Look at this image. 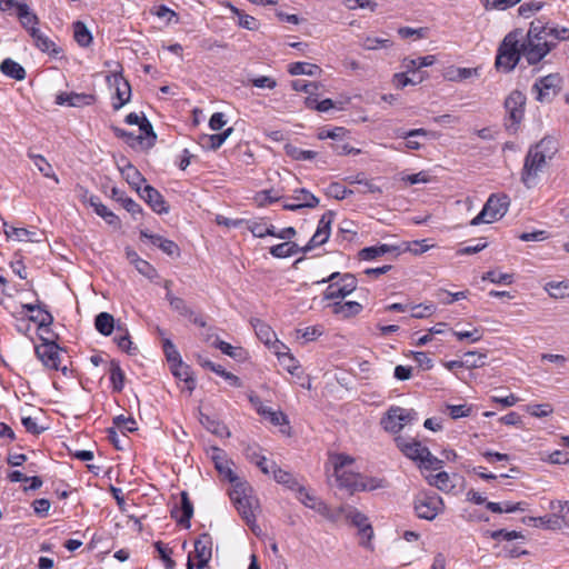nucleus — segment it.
I'll return each instance as SVG.
<instances>
[{
	"label": "nucleus",
	"instance_id": "obj_1",
	"mask_svg": "<svg viewBox=\"0 0 569 569\" xmlns=\"http://www.w3.org/2000/svg\"><path fill=\"white\" fill-rule=\"evenodd\" d=\"M211 459L219 475L232 483L230 498L241 518L250 527L253 533L258 535L259 527L256 523V510L259 508L258 500L252 496V488L247 481H242L231 469V461L227 459L226 452L220 448H212Z\"/></svg>",
	"mask_w": 569,
	"mask_h": 569
},
{
	"label": "nucleus",
	"instance_id": "obj_2",
	"mask_svg": "<svg viewBox=\"0 0 569 569\" xmlns=\"http://www.w3.org/2000/svg\"><path fill=\"white\" fill-rule=\"evenodd\" d=\"M553 32L540 20L532 21L527 32L522 30V58L529 66L538 64L556 48Z\"/></svg>",
	"mask_w": 569,
	"mask_h": 569
},
{
	"label": "nucleus",
	"instance_id": "obj_3",
	"mask_svg": "<svg viewBox=\"0 0 569 569\" xmlns=\"http://www.w3.org/2000/svg\"><path fill=\"white\" fill-rule=\"evenodd\" d=\"M522 29L507 33L500 43L496 57V67L505 72L512 71L522 58Z\"/></svg>",
	"mask_w": 569,
	"mask_h": 569
},
{
	"label": "nucleus",
	"instance_id": "obj_4",
	"mask_svg": "<svg viewBox=\"0 0 569 569\" xmlns=\"http://www.w3.org/2000/svg\"><path fill=\"white\" fill-rule=\"evenodd\" d=\"M326 282H329V286L323 292L325 300L343 299L352 293L357 288V279L351 273L341 274L339 272H333L329 277L317 281V283Z\"/></svg>",
	"mask_w": 569,
	"mask_h": 569
},
{
	"label": "nucleus",
	"instance_id": "obj_5",
	"mask_svg": "<svg viewBox=\"0 0 569 569\" xmlns=\"http://www.w3.org/2000/svg\"><path fill=\"white\" fill-rule=\"evenodd\" d=\"M337 521H339L342 517L349 521L352 526L357 527L359 530V535L362 539H366V542H362L363 546L369 547L370 540L373 537V529L369 522L368 517L359 511L357 508L350 505H342L336 509Z\"/></svg>",
	"mask_w": 569,
	"mask_h": 569
},
{
	"label": "nucleus",
	"instance_id": "obj_6",
	"mask_svg": "<svg viewBox=\"0 0 569 569\" xmlns=\"http://www.w3.org/2000/svg\"><path fill=\"white\" fill-rule=\"evenodd\" d=\"M548 160L540 151L529 148L520 173V180L528 189L536 186L539 172L543 170Z\"/></svg>",
	"mask_w": 569,
	"mask_h": 569
},
{
	"label": "nucleus",
	"instance_id": "obj_7",
	"mask_svg": "<svg viewBox=\"0 0 569 569\" xmlns=\"http://www.w3.org/2000/svg\"><path fill=\"white\" fill-rule=\"evenodd\" d=\"M526 94L520 90H512L505 100V109L507 112L506 128L517 131L519 124L523 120L526 109Z\"/></svg>",
	"mask_w": 569,
	"mask_h": 569
},
{
	"label": "nucleus",
	"instance_id": "obj_8",
	"mask_svg": "<svg viewBox=\"0 0 569 569\" xmlns=\"http://www.w3.org/2000/svg\"><path fill=\"white\" fill-rule=\"evenodd\" d=\"M417 419V412L413 409L401 407H391L381 419L382 428L391 433L400 432L405 426Z\"/></svg>",
	"mask_w": 569,
	"mask_h": 569
},
{
	"label": "nucleus",
	"instance_id": "obj_9",
	"mask_svg": "<svg viewBox=\"0 0 569 569\" xmlns=\"http://www.w3.org/2000/svg\"><path fill=\"white\" fill-rule=\"evenodd\" d=\"M507 210V197H497L491 194L485 203L482 210L471 220V224L478 226L480 223H491L502 218Z\"/></svg>",
	"mask_w": 569,
	"mask_h": 569
},
{
	"label": "nucleus",
	"instance_id": "obj_10",
	"mask_svg": "<svg viewBox=\"0 0 569 569\" xmlns=\"http://www.w3.org/2000/svg\"><path fill=\"white\" fill-rule=\"evenodd\" d=\"M41 340L43 341L41 345L37 346L34 351L38 359L42 362V365L51 370H61L64 375L67 373V367H60V351L59 346L51 341L49 338L40 335Z\"/></svg>",
	"mask_w": 569,
	"mask_h": 569
},
{
	"label": "nucleus",
	"instance_id": "obj_11",
	"mask_svg": "<svg viewBox=\"0 0 569 569\" xmlns=\"http://www.w3.org/2000/svg\"><path fill=\"white\" fill-rule=\"evenodd\" d=\"M562 78L559 73H550L539 78L532 86L536 99L540 102H550L560 91Z\"/></svg>",
	"mask_w": 569,
	"mask_h": 569
},
{
	"label": "nucleus",
	"instance_id": "obj_12",
	"mask_svg": "<svg viewBox=\"0 0 569 569\" xmlns=\"http://www.w3.org/2000/svg\"><path fill=\"white\" fill-rule=\"evenodd\" d=\"M443 508V501L437 493H422L415 501V511L421 519L433 520Z\"/></svg>",
	"mask_w": 569,
	"mask_h": 569
},
{
	"label": "nucleus",
	"instance_id": "obj_13",
	"mask_svg": "<svg viewBox=\"0 0 569 569\" xmlns=\"http://www.w3.org/2000/svg\"><path fill=\"white\" fill-rule=\"evenodd\" d=\"M107 81L116 89V101L112 102V108L117 111L130 101L131 87L120 72L107 76Z\"/></svg>",
	"mask_w": 569,
	"mask_h": 569
},
{
	"label": "nucleus",
	"instance_id": "obj_14",
	"mask_svg": "<svg viewBox=\"0 0 569 569\" xmlns=\"http://www.w3.org/2000/svg\"><path fill=\"white\" fill-rule=\"evenodd\" d=\"M298 499L306 507L317 511L329 521L337 522L336 509H331L325 501L310 495L305 487H299Z\"/></svg>",
	"mask_w": 569,
	"mask_h": 569
},
{
	"label": "nucleus",
	"instance_id": "obj_15",
	"mask_svg": "<svg viewBox=\"0 0 569 569\" xmlns=\"http://www.w3.org/2000/svg\"><path fill=\"white\" fill-rule=\"evenodd\" d=\"M333 218L335 212L332 211H327L321 216L315 234L305 246V251H310L313 248L322 246L328 241L330 237L331 223L333 222Z\"/></svg>",
	"mask_w": 569,
	"mask_h": 569
},
{
	"label": "nucleus",
	"instance_id": "obj_16",
	"mask_svg": "<svg viewBox=\"0 0 569 569\" xmlns=\"http://www.w3.org/2000/svg\"><path fill=\"white\" fill-rule=\"evenodd\" d=\"M397 448L409 459L421 461L423 455L428 453V448L420 441L398 436L396 439Z\"/></svg>",
	"mask_w": 569,
	"mask_h": 569
},
{
	"label": "nucleus",
	"instance_id": "obj_17",
	"mask_svg": "<svg viewBox=\"0 0 569 569\" xmlns=\"http://www.w3.org/2000/svg\"><path fill=\"white\" fill-rule=\"evenodd\" d=\"M291 198L295 202H284V210L297 211L302 208H316L319 204V199L305 188L295 190Z\"/></svg>",
	"mask_w": 569,
	"mask_h": 569
},
{
	"label": "nucleus",
	"instance_id": "obj_18",
	"mask_svg": "<svg viewBox=\"0 0 569 569\" xmlns=\"http://www.w3.org/2000/svg\"><path fill=\"white\" fill-rule=\"evenodd\" d=\"M212 556V539L210 535L202 533L194 541V557L197 559V569H203Z\"/></svg>",
	"mask_w": 569,
	"mask_h": 569
},
{
	"label": "nucleus",
	"instance_id": "obj_19",
	"mask_svg": "<svg viewBox=\"0 0 569 569\" xmlns=\"http://www.w3.org/2000/svg\"><path fill=\"white\" fill-rule=\"evenodd\" d=\"M139 196L151 207V209L159 213H167L169 211V207L162 194L152 186H144L143 189L138 192Z\"/></svg>",
	"mask_w": 569,
	"mask_h": 569
},
{
	"label": "nucleus",
	"instance_id": "obj_20",
	"mask_svg": "<svg viewBox=\"0 0 569 569\" xmlns=\"http://www.w3.org/2000/svg\"><path fill=\"white\" fill-rule=\"evenodd\" d=\"M181 505L178 507L176 506L171 510V517L176 519V521L184 527L190 528V519L193 516V506L192 502L189 499V496L186 491L181 492Z\"/></svg>",
	"mask_w": 569,
	"mask_h": 569
},
{
	"label": "nucleus",
	"instance_id": "obj_21",
	"mask_svg": "<svg viewBox=\"0 0 569 569\" xmlns=\"http://www.w3.org/2000/svg\"><path fill=\"white\" fill-rule=\"evenodd\" d=\"M96 97L89 93L61 92L56 98L57 104H68L70 107H84L94 103Z\"/></svg>",
	"mask_w": 569,
	"mask_h": 569
},
{
	"label": "nucleus",
	"instance_id": "obj_22",
	"mask_svg": "<svg viewBox=\"0 0 569 569\" xmlns=\"http://www.w3.org/2000/svg\"><path fill=\"white\" fill-rule=\"evenodd\" d=\"M122 177L137 191L140 192L141 183L146 181L140 171L127 159H122V164L118 163Z\"/></svg>",
	"mask_w": 569,
	"mask_h": 569
},
{
	"label": "nucleus",
	"instance_id": "obj_23",
	"mask_svg": "<svg viewBox=\"0 0 569 569\" xmlns=\"http://www.w3.org/2000/svg\"><path fill=\"white\" fill-rule=\"evenodd\" d=\"M401 250L398 246L382 243L378 246L366 247L361 249L358 254L361 260H375L378 257L387 253H393L395 256H398Z\"/></svg>",
	"mask_w": 569,
	"mask_h": 569
},
{
	"label": "nucleus",
	"instance_id": "obj_24",
	"mask_svg": "<svg viewBox=\"0 0 569 569\" xmlns=\"http://www.w3.org/2000/svg\"><path fill=\"white\" fill-rule=\"evenodd\" d=\"M335 475L338 486L342 489H346L350 495L360 491L361 473L341 471Z\"/></svg>",
	"mask_w": 569,
	"mask_h": 569
},
{
	"label": "nucleus",
	"instance_id": "obj_25",
	"mask_svg": "<svg viewBox=\"0 0 569 569\" xmlns=\"http://www.w3.org/2000/svg\"><path fill=\"white\" fill-rule=\"evenodd\" d=\"M252 326H253L257 337L259 338V340L261 342H263L267 346L273 345V348L276 346H281L282 348H286L284 345H282L281 342H279L277 340L276 333L269 325H267L266 322H263L259 319H256L252 321Z\"/></svg>",
	"mask_w": 569,
	"mask_h": 569
},
{
	"label": "nucleus",
	"instance_id": "obj_26",
	"mask_svg": "<svg viewBox=\"0 0 569 569\" xmlns=\"http://www.w3.org/2000/svg\"><path fill=\"white\" fill-rule=\"evenodd\" d=\"M250 401L257 406V411L259 415H261L263 418L268 419L273 426H283L288 425L287 416L282 411H274L269 407H264L260 403L258 397H250Z\"/></svg>",
	"mask_w": 569,
	"mask_h": 569
},
{
	"label": "nucleus",
	"instance_id": "obj_27",
	"mask_svg": "<svg viewBox=\"0 0 569 569\" xmlns=\"http://www.w3.org/2000/svg\"><path fill=\"white\" fill-rule=\"evenodd\" d=\"M90 207L93 208L94 212L101 217L108 224L118 227L120 226V219L114 214L107 206H104L99 197L90 196L88 200Z\"/></svg>",
	"mask_w": 569,
	"mask_h": 569
},
{
	"label": "nucleus",
	"instance_id": "obj_28",
	"mask_svg": "<svg viewBox=\"0 0 569 569\" xmlns=\"http://www.w3.org/2000/svg\"><path fill=\"white\" fill-rule=\"evenodd\" d=\"M443 77L449 81L461 82L471 77H479V69L450 66L445 69Z\"/></svg>",
	"mask_w": 569,
	"mask_h": 569
},
{
	"label": "nucleus",
	"instance_id": "obj_29",
	"mask_svg": "<svg viewBox=\"0 0 569 569\" xmlns=\"http://www.w3.org/2000/svg\"><path fill=\"white\" fill-rule=\"evenodd\" d=\"M332 312L342 318H350L361 312L362 306L357 301H336L329 305Z\"/></svg>",
	"mask_w": 569,
	"mask_h": 569
},
{
	"label": "nucleus",
	"instance_id": "obj_30",
	"mask_svg": "<svg viewBox=\"0 0 569 569\" xmlns=\"http://www.w3.org/2000/svg\"><path fill=\"white\" fill-rule=\"evenodd\" d=\"M272 475L274 480L286 486L291 490H297L299 492V487H303L299 483V481L293 477L292 473L279 468L274 462L271 463Z\"/></svg>",
	"mask_w": 569,
	"mask_h": 569
},
{
	"label": "nucleus",
	"instance_id": "obj_31",
	"mask_svg": "<svg viewBox=\"0 0 569 569\" xmlns=\"http://www.w3.org/2000/svg\"><path fill=\"white\" fill-rule=\"evenodd\" d=\"M111 198L119 202L132 216L142 212L141 206L137 203L132 198L127 197L124 191L118 189L117 187L111 189Z\"/></svg>",
	"mask_w": 569,
	"mask_h": 569
},
{
	"label": "nucleus",
	"instance_id": "obj_32",
	"mask_svg": "<svg viewBox=\"0 0 569 569\" xmlns=\"http://www.w3.org/2000/svg\"><path fill=\"white\" fill-rule=\"evenodd\" d=\"M172 375L182 380L187 385V389L191 393L196 388V381L191 376L190 367L182 362V360L171 365Z\"/></svg>",
	"mask_w": 569,
	"mask_h": 569
},
{
	"label": "nucleus",
	"instance_id": "obj_33",
	"mask_svg": "<svg viewBox=\"0 0 569 569\" xmlns=\"http://www.w3.org/2000/svg\"><path fill=\"white\" fill-rule=\"evenodd\" d=\"M116 330L117 333L113 341L117 343L118 348L128 355H136L138 349L133 346L129 331L120 325L117 326Z\"/></svg>",
	"mask_w": 569,
	"mask_h": 569
},
{
	"label": "nucleus",
	"instance_id": "obj_34",
	"mask_svg": "<svg viewBox=\"0 0 569 569\" xmlns=\"http://www.w3.org/2000/svg\"><path fill=\"white\" fill-rule=\"evenodd\" d=\"M531 148L540 151L545 157L551 160L558 152L559 143L555 137L546 136L539 142L531 146Z\"/></svg>",
	"mask_w": 569,
	"mask_h": 569
},
{
	"label": "nucleus",
	"instance_id": "obj_35",
	"mask_svg": "<svg viewBox=\"0 0 569 569\" xmlns=\"http://www.w3.org/2000/svg\"><path fill=\"white\" fill-rule=\"evenodd\" d=\"M13 8L17 9V13L22 26L31 33L32 28H37L36 26L38 24L37 16L29 11V7L26 3L17 2Z\"/></svg>",
	"mask_w": 569,
	"mask_h": 569
},
{
	"label": "nucleus",
	"instance_id": "obj_36",
	"mask_svg": "<svg viewBox=\"0 0 569 569\" xmlns=\"http://www.w3.org/2000/svg\"><path fill=\"white\" fill-rule=\"evenodd\" d=\"M94 327L102 336H110L114 330V318L109 312H100L96 316Z\"/></svg>",
	"mask_w": 569,
	"mask_h": 569
},
{
	"label": "nucleus",
	"instance_id": "obj_37",
	"mask_svg": "<svg viewBox=\"0 0 569 569\" xmlns=\"http://www.w3.org/2000/svg\"><path fill=\"white\" fill-rule=\"evenodd\" d=\"M0 70L7 77L16 80H23L26 78L24 69L12 59H4L0 64Z\"/></svg>",
	"mask_w": 569,
	"mask_h": 569
},
{
	"label": "nucleus",
	"instance_id": "obj_38",
	"mask_svg": "<svg viewBox=\"0 0 569 569\" xmlns=\"http://www.w3.org/2000/svg\"><path fill=\"white\" fill-rule=\"evenodd\" d=\"M110 381L114 392H121L124 387V372L116 360H111L109 368Z\"/></svg>",
	"mask_w": 569,
	"mask_h": 569
},
{
	"label": "nucleus",
	"instance_id": "obj_39",
	"mask_svg": "<svg viewBox=\"0 0 569 569\" xmlns=\"http://www.w3.org/2000/svg\"><path fill=\"white\" fill-rule=\"evenodd\" d=\"M28 157L33 161L38 170L47 178H51L56 183H59V178L53 172L52 166L41 154L28 152Z\"/></svg>",
	"mask_w": 569,
	"mask_h": 569
},
{
	"label": "nucleus",
	"instance_id": "obj_40",
	"mask_svg": "<svg viewBox=\"0 0 569 569\" xmlns=\"http://www.w3.org/2000/svg\"><path fill=\"white\" fill-rule=\"evenodd\" d=\"M36 311H38L37 315H31L29 320L36 322L40 331L49 333L50 326L53 322L52 315L49 311L42 309L40 306Z\"/></svg>",
	"mask_w": 569,
	"mask_h": 569
},
{
	"label": "nucleus",
	"instance_id": "obj_41",
	"mask_svg": "<svg viewBox=\"0 0 569 569\" xmlns=\"http://www.w3.org/2000/svg\"><path fill=\"white\" fill-rule=\"evenodd\" d=\"M288 71L292 76H298V74L317 76L321 72V69L319 66L308 63V62H293L289 66Z\"/></svg>",
	"mask_w": 569,
	"mask_h": 569
},
{
	"label": "nucleus",
	"instance_id": "obj_42",
	"mask_svg": "<svg viewBox=\"0 0 569 569\" xmlns=\"http://www.w3.org/2000/svg\"><path fill=\"white\" fill-rule=\"evenodd\" d=\"M284 152L288 157L297 161L312 160L317 157V152L312 150H303L291 143L284 146Z\"/></svg>",
	"mask_w": 569,
	"mask_h": 569
},
{
	"label": "nucleus",
	"instance_id": "obj_43",
	"mask_svg": "<svg viewBox=\"0 0 569 569\" xmlns=\"http://www.w3.org/2000/svg\"><path fill=\"white\" fill-rule=\"evenodd\" d=\"M528 520L533 522L535 526H541L551 530H560L563 527L560 518H558L556 513L545 517H529Z\"/></svg>",
	"mask_w": 569,
	"mask_h": 569
},
{
	"label": "nucleus",
	"instance_id": "obj_44",
	"mask_svg": "<svg viewBox=\"0 0 569 569\" xmlns=\"http://www.w3.org/2000/svg\"><path fill=\"white\" fill-rule=\"evenodd\" d=\"M74 40L81 47H88L92 42V36L87 26L82 21L73 23Z\"/></svg>",
	"mask_w": 569,
	"mask_h": 569
},
{
	"label": "nucleus",
	"instance_id": "obj_45",
	"mask_svg": "<svg viewBox=\"0 0 569 569\" xmlns=\"http://www.w3.org/2000/svg\"><path fill=\"white\" fill-rule=\"evenodd\" d=\"M112 131L117 138L123 139L128 146L136 148L144 143L143 134H134L133 132L126 131L119 127H112Z\"/></svg>",
	"mask_w": 569,
	"mask_h": 569
},
{
	"label": "nucleus",
	"instance_id": "obj_46",
	"mask_svg": "<svg viewBox=\"0 0 569 569\" xmlns=\"http://www.w3.org/2000/svg\"><path fill=\"white\" fill-rule=\"evenodd\" d=\"M360 491H372L388 488L389 483L385 478L367 477L361 475Z\"/></svg>",
	"mask_w": 569,
	"mask_h": 569
},
{
	"label": "nucleus",
	"instance_id": "obj_47",
	"mask_svg": "<svg viewBox=\"0 0 569 569\" xmlns=\"http://www.w3.org/2000/svg\"><path fill=\"white\" fill-rule=\"evenodd\" d=\"M166 299L168 300L170 307L179 315L184 317H191L193 315L192 310L187 306L186 301L182 298L173 296L171 291L167 292Z\"/></svg>",
	"mask_w": 569,
	"mask_h": 569
},
{
	"label": "nucleus",
	"instance_id": "obj_48",
	"mask_svg": "<svg viewBox=\"0 0 569 569\" xmlns=\"http://www.w3.org/2000/svg\"><path fill=\"white\" fill-rule=\"evenodd\" d=\"M232 131H233V128H228L224 131H222L221 133L204 136L203 140L206 141L207 147L209 149L217 150L224 143V141L228 139V137H230Z\"/></svg>",
	"mask_w": 569,
	"mask_h": 569
},
{
	"label": "nucleus",
	"instance_id": "obj_49",
	"mask_svg": "<svg viewBox=\"0 0 569 569\" xmlns=\"http://www.w3.org/2000/svg\"><path fill=\"white\" fill-rule=\"evenodd\" d=\"M550 509L558 515L563 527H569V501L553 500Z\"/></svg>",
	"mask_w": 569,
	"mask_h": 569
},
{
	"label": "nucleus",
	"instance_id": "obj_50",
	"mask_svg": "<svg viewBox=\"0 0 569 569\" xmlns=\"http://www.w3.org/2000/svg\"><path fill=\"white\" fill-rule=\"evenodd\" d=\"M140 134H143L144 142L148 148L152 147L156 142L157 134L153 131L152 124L150 121L142 116L141 122L139 123Z\"/></svg>",
	"mask_w": 569,
	"mask_h": 569
},
{
	"label": "nucleus",
	"instance_id": "obj_51",
	"mask_svg": "<svg viewBox=\"0 0 569 569\" xmlns=\"http://www.w3.org/2000/svg\"><path fill=\"white\" fill-rule=\"evenodd\" d=\"M200 422L207 430L214 435L222 436L227 431V427L223 423L210 418L207 415H200Z\"/></svg>",
	"mask_w": 569,
	"mask_h": 569
},
{
	"label": "nucleus",
	"instance_id": "obj_52",
	"mask_svg": "<svg viewBox=\"0 0 569 569\" xmlns=\"http://www.w3.org/2000/svg\"><path fill=\"white\" fill-rule=\"evenodd\" d=\"M32 39L34 40L36 46L43 52H49L51 49L54 51V43L49 40L38 28H32L30 33Z\"/></svg>",
	"mask_w": 569,
	"mask_h": 569
},
{
	"label": "nucleus",
	"instance_id": "obj_53",
	"mask_svg": "<svg viewBox=\"0 0 569 569\" xmlns=\"http://www.w3.org/2000/svg\"><path fill=\"white\" fill-rule=\"evenodd\" d=\"M487 359L486 353H479L477 351H468L463 356V363L466 368H479L485 366Z\"/></svg>",
	"mask_w": 569,
	"mask_h": 569
},
{
	"label": "nucleus",
	"instance_id": "obj_54",
	"mask_svg": "<svg viewBox=\"0 0 569 569\" xmlns=\"http://www.w3.org/2000/svg\"><path fill=\"white\" fill-rule=\"evenodd\" d=\"M436 306L433 303H420L412 306L411 317L417 319H423L432 316L436 312Z\"/></svg>",
	"mask_w": 569,
	"mask_h": 569
},
{
	"label": "nucleus",
	"instance_id": "obj_55",
	"mask_svg": "<svg viewBox=\"0 0 569 569\" xmlns=\"http://www.w3.org/2000/svg\"><path fill=\"white\" fill-rule=\"evenodd\" d=\"M353 191L350 189H347L339 182H332L329 184L327 189V194L330 197H333L337 200H343L348 196L352 194Z\"/></svg>",
	"mask_w": 569,
	"mask_h": 569
},
{
	"label": "nucleus",
	"instance_id": "obj_56",
	"mask_svg": "<svg viewBox=\"0 0 569 569\" xmlns=\"http://www.w3.org/2000/svg\"><path fill=\"white\" fill-rule=\"evenodd\" d=\"M482 280H488L492 283H503L510 284L512 283L513 277L510 273H502L495 270L488 271L483 274Z\"/></svg>",
	"mask_w": 569,
	"mask_h": 569
},
{
	"label": "nucleus",
	"instance_id": "obj_57",
	"mask_svg": "<svg viewBox=\"0 0 569 569\" xmlns=\"http://www.w3.org/2000/svg\"><path fill=\"white\" fill-rule=\"evenodd\" d=\"M428 480L431 486H435L442 491H447L451 488L450 478L446 471L438 472L437 475L431 476Z\"/></svg>",
	"mask_w": 569,
	"mask_h": 569
},
{
	"label": "nucleus",
	"instance_id": "obj_58",
	"mask_svg": "<svg viewBox=\"0 0 569 569\" xmlns=\"http://www.w3.org/2000/svg\"><path fill=\"white\" fill-rule=\"evenodd\" d=\"M546 289L553 298H563L569 295V283L567 282H549Z\"/></svg>",
	"mask_w": 569,
	"mask_h": 569
},
{
	"label": "nucleus",
	"instance_id": "obj_59",
	"mask_svg": "<svg viewBox=\"0 0 569 569\" xmlns=\"http://www.w3.org/2000/svg\"><path fill=\"white\" fill-rule=\"evenodd\" d=\"M163 352L170 365H173L181 360L180 353L171 340L164 339L162 342Z\"/></svg>",
	"mask_w": 569,
	"mask_h": 569
},
{
	"label": "nucleus",
	"instance_id": "obj_60",
	"mask_svg": "<svg viewBox=\"0 0 569 569\" xmlns=\"http://www.w3.org/2000/svg\"><path fill=\"white\" fill-rule=\"evenodd\" d=\"M291 88L295 91H302L310 96H313L317 93L319 84L317 82H307L305 80L297 79L291 82Z\"/></svg>",
	"mask_w": 569,
	"mask_h": 569
},
{
	"label": "nucleus",
	"instance_id": "obj_61",
	"mask_svg": "<svg viewBox=\"0 0 569 569\" xmlns=\"http://www.w3.org/2000/svg\"><path fill=\"white\" fill-rule=\"evenodd\" d=\"M467 293H468V291H459V292L452 293V292H449V291H447L445 289H440L437 292V297L441 300L442 303L451 305V303H453L457 300L466 299L467 298Z\"/></svg>",
	"mask_w": 569,
	"mask_h": 569
},
{
	"label": "nucleus",
	"instance_id": "obj_62",
	"mask_svg": "<svg viewBox=\"0 0 569 569\" xmlns=\"http://www.w3.org/2000/svg\"><path fill=\"white\" fill-rule=\"evenodd\" d=\"M113 425L119 429L133 432L137 428V421L132 417H124L123 415L113 418Z\"/></svg>",
	"mask_w": 569,
	"mask_h": 569
},
{
	"label": "nucleus",
	"instance_id": "obj_63",
	"mask_svg": "<svg viewBox=\"0 0 569 569\" xmlns=\"http://www.w3.org/2000/svg\"><path fill=\"white\" fill-rule=\"evenodd\" d=\"M281 346L274 347V352L278 356L279 360L284 365L287 370L290 373H293V371L298 368L296 359L288 352H281Z\"/></svg>",
	"mask_w": 569,
	"mask_h": 569
},
{
	"label": "nucleus",
	"instance_id": "obj_64",
	"mask_svg": "<svg viewBox=\"0 0 569 569\" xmlns=\"http://www.w3.org/2000/svg\"><path fill=\"white\" fill-rule=\"evenodd\" d=\"M527 412L537 418H543L553 412V408L549 403L529 405Z\"/></svg>",
	"mask_w": 569,
	"mask_h": 569
}]
</instances>
